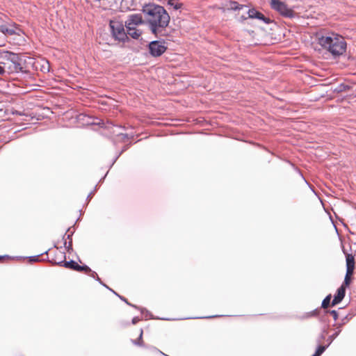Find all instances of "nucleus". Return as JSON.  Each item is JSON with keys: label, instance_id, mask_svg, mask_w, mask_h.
Returning <instances> with one entry per match:
<instances>
[{"label": "nucleus", "instance_id": "4be33fe9", "mask_svg": "<svg viewBox=\"0 0 356 356\" xmlns=\"http://www.w3.org/2000/svg\"><path fill=\"white\" fill-rule=\"evenodd\" d=\"M142 336H143V330H140V336L138 341H133L134 343L136 345L140 346L142 344L143 340H142Z\"/></svg>", "mask_w": 356, "mask_h": 356}, {"label": "nucleus", "instance_id": "6e6552de", "mask_svg": "<svg viewBox=\"0 0 356 356\" xmlns=\"http://www.w3.org/2000/svg\"><path fill=\"white\" fill-rule=\"evenodd\" d=\"M143 23L144 20L141 14H132L128 16L125 22V26L127 29H130V27H136V26L143 24Z\"/></svg>", "mask_w": 356, "mask_h": 356}, {"label": "nucleus", "instance_id": "9b49d317", "mask_svg": "<svg viewBox=\"0 0 356 356\" xmlns=\"http://www.w3.org/2000/svg\"><path fill=\"white\" fill-rule=\"evenodd\" d=\"M346 270L348 274H353L355 269V257L352 254H347L346 256Z\"/></svg>", "mask_w": 356, "mask_h": 356}, {"label": "nucleus", "instance_id": "6ab92c4d", "mask_svg": "<svg viewBox=\"0 0 356 356\" xmlns=\"http://www.w3.org/2000/svg\"><path fill=\"white\" fill-rule=\"evenodd\" d=\"M5 65V63H0V75H4L6 73L8 74V71L6 70Z\"/></svg>", "mask_w": 356, "mask_h": 356}, {"label": "nucleus", "instance_id": "f3484780", "mask_svg": "<svg viewBox=\"0 0 356 356\" xmlns=\"http://www.w3.org/2000/svg\"><path fill=\"white\" fill-rule=\"evenodd\" d=\"M331 300V295L327 296L322 302V307L325 309L329 307Z\"/></svg>", "mask_w": 356, "mask_h": 356}, {"label": "nucleus", "instance_id": "393cba45", "mask_svg": "<svg viewBox=\"0 0 356 356\" xmlns=\"http://www.w3.org/2000/svg\"><path fill=\"white\" fill-rule=\"evenodd\" d=\"M91 274H90V276L92 277L93 278H96L97 280H98L100 283H102L99 277H98L97 274L96 273V272L95 271H92L90 272Z\"/></svg>", "mask_w": 356, "mask_h": 356}, {"label": "nucleus", "instance_id": "f8f14e48", "mask_svg": "<svg viewBox=\"0 0 356 356\" xmlns=\"http://www.w3.org/2000/svg\"><path fill=\"white\" fill-rule=\"evenodd\" d=\"M345 296V288L343 286H341L337 291L336 295L332 302V305L334 306L339 303Z\"/></svg>", "mask_w": 356, "mask_h": 356}, {"label": "nucleus", "instance_id": "39448f33", "mask_svg": "<svg viewBox=\"0 0 356 356\" xmlns=\"http://www.w3.org/2000/svg\"><path fill=\"white\" fill-rule=\"evenodd\" d=\"M0 31L6 35H19L22 33L19 26L13 22H3L0 24Z\"/></svg>", "mask_w": 356, "mask_h": 356}, {"label": "nucleus", "instance_id": "9d476101", "mask_svg": "<svg viewBox=\"0 0 356 356\" xmlns=\"http://www.w3.org/2000/svg\"><path fill=\"white\" fill-rule=\"evenodd\" d=\"M248 17L250 18L262 20L266 24L270 22V19L266 17L261 13L254 8H252L248 10Z\"/></svg>", "mask_w": 356, "mask_h": 356}, {"label": "nucleus", "instance_id": "aec40b11", "mask_svg": "<svg viewBox=\"0 0 356 356\" xmlns=\"http://www.w3.org/2000/svg\"><path fill=\"white\" fill-rule=\"evenodd\" d=\"M352 275L353 274H348V271L346 270V277H345V279H344V284L346 285H348L349 284L350 280V277L352 276Z\"/></svg>", "mask_w": 356, "mask_h": 356}, {"label": "nucleus", "instance_id": "a878e982", "mask_svg": "<svg viewBox=\"0 0 356 356\" xmlns=\"http://www.w3.org/2000/svg\"><path fill=\"white\" fill-rule=\"evenodd\" d=\"M139 321H140V318L138 317H134L132 319V323L133 324H136Z\"/></svg>", "mask_w": 356, "mask_h": 356}, {"label": "nucleus", "instance_id": "4468645a", "mask_svg": "<svg viewBox=\"0 0 356 356\" xmlns=\"http://www.w3.org/2000/svg\"><path fill=\"white\" fill-rule=\"evenodd\" d=\"M168 5L172 7L175 10H179L183 6L179 0H168Z\"/></svg>", "mask_w": 356, "mask_h": 356}, {"label": "nucleus", "instance_id": "c85d7f7f", "mask_svg": "<svg viewBox=\"0 0 356 356\" xmlns=\"http://www.w3.org/2000/svg\"><path fill=\"white\" fill-rule=\"evenodd\" d=\"M3 257L0 256V261L3 259Z\"/></svg>", "mask_w": 356, "mask_h": 356}, {"label": "nucleus", "instance_id": "dca6fc26", "mask_svg": "<svg viewBox=\"0 0 356 356\" xmlns=\"http://www.w3.org/2000/svg\"><path fill=\"white\" fill-rule=\"evenodd\" d=\"M76 270L78 272H85L86 273H89L91 272V269L86 265L80 266L77 264Z\"/></svg>", "mask_w": 356, "mask_h": 356}, {"label": "nucleus", "instance_id": "cd10ccee", "mask_svg": "<svg viewBox=\"0 0 356 356\" xmlns=\"http://www.w3.org/2000/svg\"><path fill=\"white\" fill-rule=\"evenodd\" d=\"M120 298H121L122 300L125 301L127 304H129V303L127 302V301L126 300V299H124V298H122V297H120Z\"/></svg>", "mask_w": 356, "mask_h": 356}, {"label": "nucleus", "instance_id": "7ed1b4c3", "mask_svg": "<svg viewBox=\"0 0 356 356\" xmlns=\"http://www.w3.org/2000/svg\"><path fill=\"white\" fill-rule=\"evenodd\" d=\"M110 28L112 35L115 40L125 42L128 39L127 33L125 32L124 24L122 22L118 20L110 21Z\"/></svg>", "mask_w": 356, "mask_h": 356}, {"label": "nucleus", "instance_id": "5701e85b", "mask_svg": "<svg viewBox=\"0 0 356 356\" xmlns=\"http://www.w3.org/2000/svg\"><path fill=\"white\" fill-rule=\"evenodd\" d=\"M64 245L65 248L69 251L70 249H72V241L70 240L68 243H67L66 239H65Z\"/></svg>", "mask_w": 356, "mask_h": 356}, {"label": "nucleus", "instance_id": "423d86ee", "mask_svg": "<svg viewBox=\"0 0 356 356\" xmlns=\"http://www.w3.org/2000/svg\"><path fill=\"white\" fill-rule=\"evenodd\" d=\"M270 6L273 10L279 12L284 17H291L293 16V10L289 8L284 2L280 0H271Z\"/></svg>", "mask_w": 356, "mask_h": 356}, {"label": "nucleus", "instance_id": "f03ea898", "mask_svg": "<svg viewBox=\"0 0 356 356\" xmlns=\"http://www.w3.org/2000/svg\"><path fill=\"white\" fill-rule=\"evenodd\" d=\"M318 44L334 56L342 55L346 49L343 38L334 33L318 36Z\"/></svg>", "mask_w": 356, "mask_h": 356}, {"label": "nucleus", "instance_id": "412c9836", "mask_svg": "<svg viewBox=\"0 0 356 356\" xmlns=\"http://www.w3.org/2000/svg\"><path fill=\"white\" fill-rule=\"evenodd\" d=\"M67 232H70V234H67V235L65 234V235H64V236H63V239H64V240H65V239H66V240H67V239H68V240H70H70H72L71 236H72V235L73 234L74 232H73V231H71V228H68V229H67Z\"/></svg>", "mask_w": 356, "mask_h": 356}, {"label": "nucleus", "instance_id": "a211bd4d", "mask_svg": "<svg viewBox=\"0 0 356 356\" xmlns=\"http://www.w3.org/2000/svg\"><path fill=\"white\" fill-rule=\"evenodd\" d=\"M325 350V346H319L312 356H320Z\"/></svg>", "mask_w": 356, "mask_h": 356}, {"label": "nucleus", "instance_id": "b1692460", "mask_svg": "<svg viewBox=\"0 0 356 356\" xmlns=\"http://www.w3.org/2000/svg\"><path fill=\"white\" fill-rule=\"evenodd\" d=\"M328 312L333 316V318L334 319V321L337 320L338 314H337V311L331 310V311H329Z\"/></svg>", "mask_w": 356, "mask_h": 356}, {"label": "nucleus", "instance_id": "bb28decb", "mask_svg": "<svg viewBox=\"0 0 356 356\" xmlns=\"http://www.w3.org/2000/svg\"><path fill=\"white\" fill-rule=\"evenodd\" d=\"M38 257H39V256H34V257H31V261H38L39 260Z\"/></svg>", "mask_w": 356, "mask_h": 356}, {"label": "nucleus", "instance_id": "f257e3e1", "mask_svg": "<svg viewBox=\"0 0 356 356\" xmlns=\"http://www.w3.org/2000/svg\"><path fill=\"white\" fill-rule=\"evenodd\" d=\"M142 12L153 35L156 37L167 35L166 28L169 25L170 17L163 6L154 3L147 4L143 7Z\"/></svg>", "mask_w": 356, "mask_h": 356}, {"label": "nucleus", "instance_id": "20e7f679", "mask_svg": "<svg viewBox=\"0 0 356 356\" xmlns=\"http://www.w3.org/2000/svg\"><path fill=\"white\" fill-rule=\"evenodd\" d=\"M3 58L10 61L13 64V67H9L8 74L13 72H19L22 70V67L20 63V58L18 54L10 52L5 51Z\"/></svg>", "mask_w": 356, "mask_h": 356}, {"label": "nucleus", "instance_id": "0eeeda50", "mask_svg": "<svg viewBox=\"0 0 356 356\" xmlns=\"http://www.w3.org/2000/svg\"><path fill=\"white\" fill-rule=\"evenodd\" d=\"M148 47L149 54L154 57L161 56L167 49L164 45V42L159 40L151 42Z\"/></svg>", "mask_w": 356, "mask_h": 356}, {"label": "nucleus", "instance_id": "ddd939ff", "mask_svg": "<svg viewBox=\"0 0 356 356\" xmlns=\"http://www.w3.org/2000/svg\"><path fill=\"white\" fill-rule=\"evenodd\" d=\"M127 35H129L134 39H138L141 35V32L136 29L135 26L130 27V29H127Z\"/></svg>", "mask_w": 356, "mask_h": 356}, {"label": "nucleus", "instance_id": "2eb2a0df", "mask_svg": "<svg viewBox=\"0 0 356 356\" xmlns=\"http://www.w3.org/2000/svg\"><path fill=\"white\" fill-rule=\"evenodd\" d=\"M243 7L236 1H230L229 3V8L234 10H241Z\"/></svg>", "mask_w": 356, "mask_h": 356}, {"label": "nucleus", "instance_id": "1a4fd4ad", "mask_svg": "<svg viewBox=\"0 0 356 356\" xmlns=\"http://www.w3.org/2000/svg\"><path fill=\"white\" fill-rule=\"evenodd\" d=\"M62 257L64 259H65V253H62ZM54 263L60 266H63L66 268H70V269L74 270H76V266H77V263L73 260H71L69 261H66L65 260H60L58 261H55Z\"/></svg>", "mask_w": 356, "mask_h": 356}]
</instances>
